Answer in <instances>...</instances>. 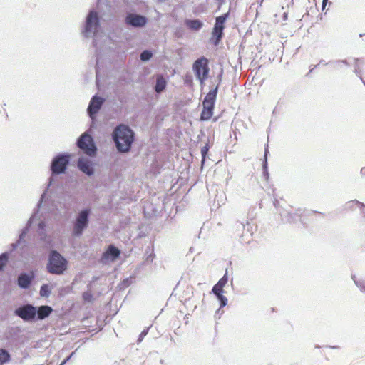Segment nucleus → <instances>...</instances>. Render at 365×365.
<instances>
[{
    "instance_id": "nucleus-7",
    "label": "nucleus",
    "mask_w": 365,
    "mask_h": 365,
    "mask_svg": "<svg viewBox=\"0 0 365 365\" xmlns=\"http://www.w3.org/2000/svg\"><path fill=\"white\" fill-rule=\"evenodd\" d=\"M228 282V276L226 273L213 287L212 292L216 295L217 299L220 302V307H223L227 304V299L222 294L224 293V287Z\"/></svg>"
},
{
    "instance_id": "nucleus-18",
    "label": "nucleus",
    "mask_w": 365,
    "mask_h": 365,
    "mask_svg": "<svg viewBox=\"0 0 365 365\" xmlns=\"http://www.w3.org/2000/svg\"><path fill=\"white\" fill-rule=\"evenodd\" d=\"M166 81L162 76H158L156 78V84L155 86V91L157 93L162 92L166 87Z\"/></svg>"
},
{
    "instance_id": "nucleus-4",
    "label": "nucleus",
    "mask_w": 365,
    "mask_h": 365,
    "mask_svg": "<svg viewBox=\"0 0 365 365\" xmlns=\"http://www.w3.org/2000/svg\"><path fill=\"white\" fill-rule=\"evenodd\" d=\"M217 86L211 90L205 96L203 102V110L201 113L200 118L202 120H208L213 114V108L217 94Z\"/></svg>"
},
{
    "instance_id": "nucleus-26",
    "label": "nucleus",
    "mask_w": 365,
    "mask_h": 365,
    "mask_svg": "<svg viewBox=\"0 0 365 365\" xmlns=\"http://www.w3.org/2000/svg\"><path fill=\"white\" fill-rule=\"evenodd\" d=\"M83 297L85 301L91 302L92 300L93 296L90 292H87L83 294Z\"/></svg>"
},
{
    "instance_id": "nucleus-22",
    "label": "nucleus",
    "mask_w": 365,
    "mask_h": 365,
    "mask_svg": "<svg viewBox=\"0 0 365 365\" xmlns=\"http://www.w3.org/2000/svg\"><path fill=\"white\" fill-rule=\"evenodd\" d=\"M152 56H153V54L150 51L145 50L141 53L140 59L143 61H147L150 59Z\"/></svg>"
},
{
    "instance_id": "nucleus-40",
    "label": "nucleus",
    "mask_w": 365,
    "mask_h": 365,
    "mask_svg": "<svg viewBox=\"0 0 365 365\" xmlns=\"http://www.w3.org/2000/svg\"><path fill=\"white\" fill-rule=\"evenodd\" d=\"M52 180H53V179H52V178H51V179H50V182H49V185L52 184Z\"/></svg>"
},
{
    "instance_id": "nucleus-1",
    "label": "nucleus",
    "mask_w": 365,
    "mask_h": 365,
    "mask_svg": "<svg viewBox=\"0 0 365 365\" xmlns=\"http://www.w3.org/2000/svg\"><path fill=\"white\" fill-rule=\"evenodd\" d=\"M133 132L128 126H118L113 133V140L120 152H128L133 141Z\"/></svg>"
},
{
    "instance_id": "nucleus-8",
    "label": "nucleus",
    "mask_w": 365,
    "mask_h": 365,
    "mask_svg": "<svg viewBox=\"0 0 365 365\" xmlns=\"http://www.w3.org/2000/svg\"><path fill=\"white\" fill-rule=\"evenodd\" d=\"M193 70L201 84L207 78L209 68L207 66V61L205 58L197 59L193 65Z\"/></svg>"
},
{
    "instance_id": "nucleus-39",
    "label": "nucleus",
    "mask_w": 365,
    "mask_h": 365,
    "mask_svg": "<svg viewBox=\"0 0 365 365\" xmlns=\"http://www.w3.org/2000/svg\"><path fill=\"white\" fill-rule=\"evenodd\" d=\"M320 63H322V64L327 65V63H324V61H320Z\"/></svg>"
},
{
    "instance_id": "nucleus-29",
    "label": "nucleus",
    "mask_w": 365,
    "mask_h": 365,
    "mask_svg": "<svg viewBox=\"0 0 365 365\" xmlns=\"http://www.w3.org/2000/svg\"><path fill=\"white\" fill-rule=\"evenodd\" d=\"M147 334H148V329L143 330L139 336L138 341L140 342L143 340V339L144 338V336H145L147 335Z\"/></svg>"
},
{
    "instance_id": "nucleus-9",
    "label": "nucleus",
    "mask_w": 365,
    "mask_h": 365,
    "mask_svg": "<svg viewBox=\"0 0 365 365\" xmlns=\"http://www.w3.org/2000/svg\"><path fill=\"white\" fill-rule=\"evenodd\" d=\"M70 155H58L52 161L51 170L53 174L64 173L68 163Z\"/></svg>"
},
{
    "instance_id": "nucleus-12",
    "label": "nucleus",
    "mask_w": 365,
    "mask_h": 365,
    "mask_svg": "<svg viewBox=\"0 0 365 365\" xmlns=\"http://www.w3.org/2000/svg\"><path fill=\"white\" fill-rule=\"evenodd\" d=\"M147 21L146 17L133 13L128 14L125 19L127 25L135 28L143 27L146 24Z\"/></svg>"
},
{
    "instance_id": "nucleus-13",
    "label": "nucleus",
    "mask_w": 365,
    "mask_h": 365,
    "mask_svg": "<svg viewBox=\"0 0 365 365\" xmlns=\"http://www.w3.org/2000/svg\"><path fill=\"white\" fill-rule=\"evenodd\" d=\"M119 255L120 250L113 245H110L103 253L101 261L104 264L108 262H113L118 257Z\"/></svg>"
},
{
    "instance_id": "nucleus-15",
    "label": "nucleus",
    "mask_w": 365,
    "mask_h": 365,
    "mask_svg": "<svg viewBox=\"0 0 365 365\" xmlns=\"http://www.w3.org/2000/svg\"><path fill=\"white\" fill-rule=\"evenodd\" d=\"M78 168L88 175L93 174V168L91 166V162L85 158H80L78 162Z\"/></svg>"
},
{
    "instance_id": "nucleus-37",
    "label": "nucleus",
    "mask_w": 365,
    "mask_h": 365,
    "mask_svg": "<svg viewBox=\"0 0 365 365\" xmlns=\"http://www.w3.org/2000/svg\"><path fill=\"white\" fill-rule=\"evenodd\" d=\"M320 63H322V64L327 65V63H324V61H320Z\"/></svg>"
},
{
    "instance_id": "nucleus-14",
    "label": "nucleus",
    "mask_w": 365,
    "mask_h": 365,
    "mask_svg": "<svg viewBox=\"0 0 365 365\" xmlns=\"http://www.w3.org/2000/svg\"><path fill=\"white\" fill-rule=\"evenodd\" d=\"M103 103V99L100 97L93 96L92 98L88 107V112L91 118H93V115L98 113Z\"/></svg>"
},
{
    "instance_id": "nucleus-3",
    "label": "nucleus",
    "mask_w": 365,
    "mask_h": 365,
    "mask_svg": "<svg viewBox=\"0 0 365 365\" xmlns=\"http://www.w3.org/2000/svg\"><path fill=\"white\" fill-rule=\"evenodd\" d=\"M91 214V210L86 208L81 210L75 220L73 221V226L72 230V235L75 237H80L82 235L83 231L88 226V218Z\"/></svg>"
},
{
    "instance_id": "nucleus-27",
    "label": "nucleus",
    "mask_w": 365,
    "mask_h": 365,
    "mask_svg": "<svg viewBox=\"0 0 365 365\" xmlns=\"http://www.w3.org/2000/svg\"><path fill=\"white\" fill-rule=\"evenodd\" d=\"M361 61L359 59H356V66H355V72L359 76L361 71L359 70V63Z\"/></svg>"
},
{
    "instance_id": "nucleus-30",
    "label": "nucleus",
    "mask_w": 365,
    "mask_h": 365,
    "mask_svg": "<svg viewBox=\"0 0 365 365\" xmlns=\"http://www.w3.org/2000/svg\"><path fill=\"white\" fill-rule=\"evenodd\" d=\"M75 352H72L69 356H68L66 359H64L60 365H64L74 355Z\"/></svg>"
},
{
    "instance_id": "nucleus-5",
    "label": "nucleus",
    "mask_w": 365,
    "mask_h": 365,
    "mask_svg": "<svg viewBox=\"0 0 365 365\" xmlns=\"http://www.w3.org/2000/svg\"><path fill=\"white\" fill-rule=\"evenodd\" d=\"M98 29L99 20L98 14L94 11H91L86 17L82 33L86 37L93 36L98 33Z\"/></svg>"
},
{
    "instance_id": "nucleus-25",
    "label": "nucleus",
    "mask_w": 365,
    "mask_h": 365,
    "mask_svg": "<svg viewBox=\"0 0 365 365\" xmlns=\"http://www.w3.org/2000/svg\"><path fill=\"white\" fill-rule=\"evenodd\" d=\"M7 260L6 254H2L0 255V269L5 264Z\"/></svg>"
},
{
    "instance_id": "nucleus-34",
    "label": "nucleus",
    "mask_w": 365,
    "mask_h": 365,
    "mask_svg": "<svg viewBox=\"0 0 365 365\" xmlns=\"http://www.w3.org/2000/svg\"><path fill=\"white\" fill-rule=\"evenodd\" d=\"M39 228L44 229L45 227V223L43 222H41L38 223Z\"/></svg>"
},
{
    "instance_id": "nucleus-10",
    "label": "nucleus",
    "mask_w": 365,
    "mask_h": 365,
    "mask_svg": "<svg viewBox=\"0 0 365 365\" xmlns=\"http://www.w3.org/2000/svg\"><path fill=\"white\" fill-rule=\"evenodd\" d=\"M227 17L228 14H225L216 18L215 26L212 32V39H215L214 42L215 45H217L221 40L222 31L225 28L224 24Z\"/></svg>"
},
{
    "instance_id": "nucleus-35",
    "label": "nucleus",
    "mask_w": 365,
    "mask_h": 365,
    "mask_svg": "<svg viewBox=\"0 0 365 365\" xmlns=\"http://www.w3.org/2000/svg\"><path fill=\"white\" fill-rule=\"evenodd\" d=\"M34 219H35V215H33L31 218H30V220H29V225L32 224L34 221Z\"/></svg>"
},
{
    "instance_id": "nucleus-31",
    "label": "nucleus",
    "mask_w": 365,
    "mask_h": 365,
    "mask_svg": "<svg viewBox=\"0 0 365 365\" xmlns=\"http://www.w3.org/2000/svg\"><path fill=\"white\" fill-rule=\"evenodd\" d=\"M348 204L351 205H362V203H361L360 202L356 201V200H353V201L349 202Z\"/></svg>"
},
{
    "instance_id": "nucleus-11",
    "label": "nucleus",
    "mask_w": 365,
    "mask_h": 365,
    "mask_svg": "<svg viewBox=\"0 0 365 365\" xmlns=\"http://www.w3.org/2000/svg\"><path fill=\"white\" fill-rule=\"evenodd\" d=\"M14 314L26 322L33 320L36 315V309L31 304L21 306L14 311Z\"/></svg>"
},
{
    "instance_id": "nucleus-2",
    "label": "nucleus",
    "mask_w": 365,
    "mask_h": 365,
    "mask_svg": "<svg viewBox=\"0 0 365 365\" xmlns=\"http://www.w3.org/2000/svg\"><path fill=\"white\" fill-rule=\"evenodd\" d=\"M66 260L58 252L52 251L49 255L48 271L51 274H61L66 269Z\"/></svg>"
},
{
    "instance_id": "nucleus-33",
    "label": "nucleus",
    "mask_w": 365,
    "mask_h": 365,
    "mask_svg": "<svg viewBox=\"0 0 365 365\" xmlns=\"http://www.w3.org/2000/svg\"><path fill=\"white\" fill-rule=\"evenodd\" d=\"M26 233V229L22 232V233L20 235L19 240L18 243H20V241L24 237Z\"/></svg>"
},
{
    "instance_id": "nucleus-41",
    "label": "nucleus",
    "mask_w": 365,
    "mask_h": 365,
    "mask_svg": "<svg viewBox=\"0 0 365 365\" xmlns=\"http://www.w3.org/2000/svg\"><path fill=\"white\" fill-rule=\"evenodd\" d=\"M45 196V192L42 194L41 195V200L43 198V197Z\"/></svg>"
},
{
    "instance_id": "nucleus-16",
    "label": "nucleus",
    "mask_w": 365,
    "mask_h": 365,
    "mask_svg": "<svg viewBox=\"0 0 365 365\" xmlns=\"http://www.w3.org/2000/svg\"><path fill=\"white\" fill-rule=\"evenodd\" d=\"M33 279V275L27 274H21L18 278V285L22 289H26L29 287Z\"/></svg>"
},
{
    "instance_id": "nucleus-21",
    "label": "nucleus",
    "mask_w": 365,
    "mask_h": 365,
    "mask_svg": "<svg viewBox=\"0 0 365 365\" xmlns=\"http://www.w3.org/2000/svg\"><path fill=\"white\" fill-rule=\"evenodd\" d=\"M51 292V288L48 284H44L41 287L40 295L43 297H48Z\"/></svg>"
},
{
    "instance_id": "nucleus-19",
    "label": "nucleus",
    "mask_w": 365,
    "mask_h": 365,
    "mask_svg": "<svg viewBox=\"0 0 365 365\" xmlns=\"http://www.w3.org/2000/svg\"><path fill=\"white\" fill-rule=\"evenodd\" d=\"M186 24L190 29L195 31L199 30L202 26V23L199 20H188L187 21Z\"/></svg>"
},
{
    "instance_id": "nucleus-23",
    "label": "nucleus",
    "mask_w": 365,
    "mask_h": 365,
    "mask_svg": "<svg viewBox=\"0 0 365 365\" xmlns=\"http://www.w3.org/2000/svg\"><path fill=\"white\" fill-rule=\"evenodd\" d=\"M267 149H265L264 153V158H265V162L263 165V169H264V175L266 180L268 179V171H267Z\"/></svg>"
},
{
    "instance_id": "nucleus-38",
    "label": "nucleus",
    "mask_w": 365,
    "mask_h": 365,
    "mask_svg": "<svg viewBox=\"0 0 365 365\" xmlns=\"http://www.w3.org/2000/svg\"><path fill=\"white\" fill-rule=\"evenodd\" d=\"M320 63H322V64L327 65V63H324V61H320Z\"/></svg>"
},
{
    "instance_id": "nucleus-32",
    "label": "nucleus",
    "mask_w": 365,
    "mask_h": 365,
    "mask_svg": "<svg viewBox=\"0 0 365 365\" xmlns=\"http://www.w3.org/2000/svg\"><path fill=\"white\" fill-rule=\"evenodd\" d=\"M341 63H344V64H346V61H336V62L334 63V64H335V65H334V67H335V68H338Z\"/></svg>"
},
{
    "instance_id": "nucleus-24",
    "label": "nucleus",
    "mask_w": 365,
    "mask_h": 365,
    "mask_svg": "<svg viewBox=\"0 0 365 365\" xmlns=\"http://www.w3.org/2000/svg\"><path fill=\"white\" fill-rule=\"evenodd\" d=\"M352 279L354 281V283L362 291H364L365 292V282H361V281H357L355 279V276L353 275L352 276Z\"/></svg>"
},
{
    "instance_id": "nucleus-28",
    "label": "nucleus",
    "mask_w": 365,
    "mask_h": 365,
    "mask_svg": "<svg viewBox=\"0 0 365 365\" xmlns=\"http://www.w3.org/2000/svg\"><path fill=\"white\" fill-rule=\"evenodd\" d=\"M207 151H208V148L206 146L203 147L201 150V154L202 156V163L205 161V155H206Z\"/></svg>"
},
{
    "instance_id": "nucleus-20",
    "label": "nucleus",
    "mask_w": 365,
    "mask_h": 365,
    "mask_svg": "<svg viewBox=\"0 0 365 365\" xmlns=\"http://www.w3.org/2000/svg\"><path fill=\"white\" fill-rule=\"evenodd\" d=\"M10 359V355L5 349H0V365L6 363Z\"/></svg>"
},
{
    "instance_id": "nucleus-6",
    "label": "nucleus",
    "mask_w": 365,
    "mask_h": 365,
    "mask_svg": "<svg viewBox=\"0 0 365 365\" xmlns=\"http://www.w3.org/2000/svg\"><path fill=\"white\" fill-rule=\"evenodd\" d=\"M78 148L83 150L87 155L93 156L96 154V148L93 143L92 137L87 134H83L78 140Z\"/></svg>"
},
{
    "instance_id": "nucleus-36",
    "label": "nucleus",
    "mask_w": 365,
    "mask_h": 365,
    "mask_svg": "<svg viewBox=\"0 0 365 365\" xmlns=\"http://www.w3.org/2000/svg\"><path fill=\"white\" fill-rule=\"evenodd\" d=\"M327 0H323V2H322V8H323V9H324V7H325V5H326V4H327Z\"/></svg>"
},
{
    "instance_id": "nucleus-17",
    "label": "nucleus",
    "mask_w": 365,
    "mask_h": 365,
    "mask_svg": "<svg viewBox=\"0 0 365 365\" xmlns=\"http://www.w3.org/2000/svg\"><path fill=\"white\" fill-rule=\"evenodd\" d=\"M52 311H53L52 308L49 306L44 305V306L39 307L38 308V309L36 310V314L38 316V319H43L46 318L51 314Z\"/></svg>"
}]
</instances>
